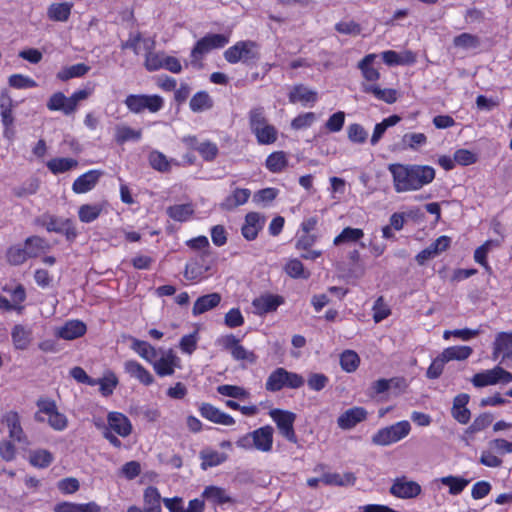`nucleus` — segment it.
<instances>
[{"label": "nucleus", "mask_w": 512, "mask_h": 512, "mask_svg": "<svg viewBox=\"0 0 512 512\" xmlns=\"http://www.w3.org/2000/svg\"><path fill=\"white\" fill-rule=\"evenodd\" d=\"M393 187L397 193L418 191L435 179L436 171L429 165L390 164Z\"/></svg>", "instance_id": "nucleus-1"}, {"label": "nucleus", "mask_w": 512, "mask_h": 512, "mask_svg": "<svg viewBox=\"0 0 512 512\" xmlns=\"http://www.w3.org/2000/svg\"><path fill=\"white\" fill-rule=\"evenodd\" d=\"M377 55L367 54L358 62V69L361 71L364 81L361 83V89L364 93L372 94L376 99L392 104L397 100V91L390 88H381L375 84L380 79V72L373 66Z\"/></svg>", "instance_id": "nucleus-2"}, {"label": "nucleus", "mask_w": 512, "mask_h": 512, "mask_svg": "<svg viewBox=\"0 0 512 512\" xmlns=\"http://www.w3.org/2000/svg\"><path fill=\"white\" fill-rule=\"evenodd\" d=\"M36 406L37 411L34 414L36 422L47 423L55 431H63L68 427V418L58 410L54 400L40 398Z\"/></svg>", "instance_id": "nucleus-3"}, {"label": "nucleus", "mask_w": 512, "mask_h": 512, "mask_svg": "<svg viewBox=\"0 0 512 512\" xmlns=\"http://www.w3.org/2000/svg\"><path fill=\"white\" fill-rule=\"evenodd\" d=\"M274 429L270 425L262 426L239 437L236 446L243 450H257L268 453L273 448Z\"/></svg>", "instance_id": "nucleus-4"}, {"label": "nucleus", "mask_w": 512, "mask_h": 512, "mask_svg": "<svg viewBox=\"0 0 512 512\" xmlns=\"http://www.w3.org/2000/svg\"><path fill=\"white\" fill-rule=\"evenodd\" d=\"M411 429L410 422L402 420L379 429L373 434L371 441L377 446H390L406 438L410 434Z\"/></svg>", "instance_id": "nucleus-5"}, {"label": "nucleus", "mask_w": 512, "mask_h": 512, "mask_svg": "<svg viewBox=\"0 0 512 512\" xmlns=\"http://www.w3.org/2000/svg\"><path fill=\"white\" fill-rule=\"evenodd\" d=\"M304 383L305 380L300 374L279 367L268 376L265 388L267 391L277 392L283 388L298 389Z\"/></svg>", "instance_id": "nucleus-6"}, {"label": "nucleus", "mask_w": 512, "mask_h": 512, "mask_svg": "<svg viewBox=\"0 0 512 512\" xmlns=\"http://www.w3.org/2000/svg\"><path fill=\"white\" fill-rule=\"evenodd\" d=\"M128 110L140 114L145 110L156 113L164 106V100L159 95L130 94L124 101Z\"/></svg>", "instance_id": "nucleus-7"}, {"label": "nucleus", "mask_w": 512, "mask_h": 512, "mask_svg": "<svg viewBox=\"0 0 512 512\" xmlns=\"http://www.w3.org/2000/svg\"><path fill=\"white\" fill-rule=\"evenodd\" d=\"M230 41L229 34H207L198 40L191 51V63L197 65L202 57L213 49L226 46Z\"/></svg>", "instance_id": "nucleus-8"}, {"label": "nucleus", "mask_w": 512, "mask_h": 512, "mask_svg": "<svg viewBox=\"0 0 512 512\" xmlns=\"http://www.w3.org/2000/svg\"><path fill=\"white\" fill-rule=\"evenodd\" d=\"M224 58L231 64L247 63L259 58L258 45L254 41H239L224 52Z\"/></svg>", "instance_id": "nucleus-9"}, {"label": "nucleus", "mask_w": 512, "mask_h": 512, "mask_svg": "<svg viewBox=\"0 0 512 512\" xmlns=\"http://www.w3.org/2000/svg\"><path fill=\"white\" fill-rule=\"evenodd\" d=\"M269 416L275 422L279 433L288 441L296 443L297 437L294 430L296 414L287 410L271 409Z\"/></svg>", "instance_id": "nucleus-10"}, {"label": "nucleus", "mask_w": 512, "mask_h": 512, "mask_svg": "<svg viewBox=\"0 0 512 512\" xmlns=\"http://www.w3.org/2000/svg\"><path fill=\"white\" fill-rule=\"evenodd\" d=\"M512 381V374L500 366L484 372L476 373L471 382L475 387H485L498 383L507 384Z\"/></svg>", "instance_id": "nucleus-11"}, {"label": "nucleus", "mask_w": 512, "mask_h": 512, "mask_svg": "<svg viewBox=\"0 0 512 512\" xmlns=\"http://www.w3.org/2000/svg\"><path fill=\"white\" fill-rule=\"evenodd\" d=\"M389 492L400 499H414L421 494L422 488L418 482L402 476L394 479Z\"/></svg>", "instance_id": "nucleus-12"}, {"label": "nucleus", "mask_w": 512, "mask_h": 512, "mask_svg": "<svg viewBox=\"0 0 512 512\" xmlns=\"http://www.w3.org/2000/svg\"><path fill=\"white\" fill-rule=\"evenodd\" d=\"M285 299L281 295L263 293L252 301L254 314L262 316L268 313L275 312L279 306L284 304Z\"/></svg>", "instance_id": "nucleus-13"}, {"label": "nucleus", "mask_w": 512, "mask_h": 512, "mask_svg": "<svg viewBox=\"0 0 512 512\" xmlns=\"http://www.w3.org/2000/svg\"><path fill=\"white\" fill-rule=\"evenodd\" d=\"M180 358L172 349L166 351L158 360H153L151 365L154 371L160 377L171 376L176 368H180Z\"/></svg>", "instance_id": "nucleus-14"}, {"label": "nucleus", "mask_w": 512, "mask_h": 512, "mask_svg": "<svg viewBox=\"0 0 512 512\" xmlns=\"http://www.w3.org/2000/svg\"><path fill=\"white\" fill-rule=\"evenodd\" d=\"M1 423L7 428L8 435L13 441L27 443V436L21 426L20 416L17 412H6L1 418Z\"/></svg>", "instance_id": "nucleus-15"}, {"label": "nucleus", "mask_w": 512, "mask_h": 512, "mask_svg": "<svg viewBox=\"0 0 512 512\" xmlns=\"http://www.w3.org/2000/svg\"><path fill=\"white\" fill-rule=\"evenodd\" d=\"M368 412L363 407H352L344 411L337 419L338 427L342 430L353 429L357 424L367 419Z\"/></svg>", "instance_id": "nucleus-16"}, {"label": "nucleus", "mask_w": 512, "mask_h": 512, "mask_svg": "<svg viewBox=\"0 0 512 512\" xmlns=\"http://www.w3.org/2000/svg\"><path fill=\"white\" fill-rule=\"evenodd\" d=\"M182 141L191 149L198 151L205 161H212L218 155V147L211 141L198 142L195 136H186Z\"/></svg>", "instance_id": "nucleus-17"}, {"label": "nucleus", "mask_w": 512, "mask_h": 512, "mask_svg": "<svg viewBox=\"0 0 512 512\" xmlns=\"http://www.w3.org/2000/svg\"><path fill=\"white\" fill-rule=\"evenodd\" d=\"M199 412L203 418L215 424L224 426H232L235 424V420L232 416L209 403H202Z\"/></svg>", "instance_id": "nucleus-18"}, {"label": "nucleus", "mask_w": 512, "mask_h": 512, "mask_svg": "<svg viewBox=\"0 0 512 512\" xmlns=\"http://www.w3.org/2000/svg\"><path fill=\"white\" fill-rule=\"evenodd\" d=\"M108 426L117 435L125 438L132 433V423L129 418L120 412H109L107 415Z\"/></svg>", "instance_id": "nucleus-19"}, {"label": "nucleus", "mask_w": 512, "mask_h": 512, "mask_svg": "<svg viewBox=\"0 0 512 512\" xmlns=\"http://www.w3.org/2000/svg\"><path fill=\"white\" fill-rule=\"evenodd\" d=\"M123 367L125 373L145 386H149L154 382L153 375L136 360L125 361Z\"/></svg>", "instance_id": "nucleus-20"}, {"label": "nucleus", "mask_w": 512, "mask_h": 512, "mask_svg": "<svg viewBox=\"0 0 512 512\" xmlns=\"http://www.w3.org/2000/svg\"><path fill=\"white\" fill-rule=\"evenodd\" d=\"M265 219L257 212H250L245 216V222L241 228L243 237L248 240H254L264 225Z\"/></svg>", "instance_id": "nucleus-21"}, {"label": "nucleus", "mask_w": 512, "mask_h": 512, "mask_svg": "<svg viewBox=\"0 0 512 512\" xmlns=\"http://www.w3.org/2000/svg\"><path fill=\"white\" fill-rule=\"evenodd\" d=\"M11 339L15 349L26 350L33 341V331L31 327L17 324L11 330Z\"/></svg>", "instance_id": "nucleus-22"}, {"label": "nucleus", "mask_w": 512, "mask_h": 512, "mask_svg": "<svg viewBox=\"0 0 512 512\" xmlns=\"http://www.w3.org/2000/svg\"><path fill=\"white\" fill-rule=\"evenodd\" d=\"M209 270L210 265L203 257H200L186 264L184 276L188 280L198 282L207 277Z\"/></svg>", "instance_id": "nucleus-23"}, {"label": "nucleus", "mask_w": 512, "mask_h": 512, "mask_svg": "<svg viewBox=\"0 0 512 512\" xmlns=\"http://www.w3.org/2000/svg\"><path fill=\"white\" fill-rule=\"evenodd\" d=\"M14 107V101L11 98L8 90H2L0 93V116L2 124L6 129L10 128L14 123Z\"/></svg>", "instance_id": "nucleus-24"}, {"label": "nucleus", "mask_w": 512, "mask_h": 512, "mask_svg": "<svg viewBox=\"0 0 512 512\" xmlns=\"http://www.w3.org/2000/svg\"><path fill=\"white\" fill-rule=\"evenodd\" d=\"M499 354L503 359H512V332H500L496 335L493 345V356L497 359Z\"/></svg>", "instance_id": "nucleus-25"}, {"label": "nucleus", "mask_w": 512, "mask_h": 512, "mask_svg": "<svg viewBox=\"0 0 512 512\" xmlns=\"http://www.w3.org/2000/svg\"><path fill=\"white\" fill-rule=\"evenodd\" d=\"M384 63L388 66L409 65L416 61V56L411 51L396 52L387 50L381 53Z\"/></svg>", "instance_id": "nucleus-26"}, {"label": "nucleus", "mask_w": 512, "mask_h": 512, "mask_svg": "<svg viewBox=\"0 0 512 512\" xmlns=\"http://www.w3.org/2000/svg\"><path fill=\"white\" fill-rule=\"evenodd\" d=\"M54 512H101V507L94 501L88 503H75L63 501L57 503Z\"/></svg>", "instance_id": "nucleus-27"}, {"label": "nucleus", "mask_w": 512, "mask_h": 512, "mask_svg": "<svg viewBox=\"0 0 512 512\" xmlns=\"http://www.w3.org/2000/svg\"><path fill=\"white\" fill-rule=\"evenodd\" d=\"M86 332V325L79 320L66 322L57 330L56 335L65 340H73L83 336Z\"/></svg>", "instance_id": "nucleus-28"}, {"label": "nucleus", "mask_w": 512, "mask_h": 512, "mask_svg": "<svg viewBox=\"0 0 512 512\" xmlns=\"http://www.w3.org/2000/svg\"><path fill=\"white\" fill-rule=\"evenodd\" d=\"M46 106L50 111H61L64 115H71L75 112L70 97H66L62 92L53 93Z\"/></svg>", "instance_id": "nucleus-29"}, {"label": "nucleus", "mask_w": 512, "mask_h": 512, "mask_svg": "<svg viewBox=\"0 0 512 512\" xmlns=\"http://www.w3.org/2000/svg\"><path fill=\"white\" fill-rule=\"evenodd\" d=\"M250 196L251 191L249 189L236 188L223 200L221 207L225 210H233L244 205L249 200Z\"/></svg>", "instance_id": "nucleus-30"}, {"label": "nucleus", "mask_w": 512, "mask_h": 512, "mask_svg": "<svg viewBox=\"0 0 512 512\" xmlns=\"http://www.w3.org/2000/svg\"><path fill=\"white\" fill-rule=\"evenodd\" d=\"M99 176V172L95 170L84 173L74 181L72 185L73 191L77 194H82L92 190L96 185Z\"/></svg>", "instance_id": "nucleus-31"}, {"label": "nucleus", "mask_w": 512, "mask_h": 512, "mask_svg": "<svg viewBox=\"0 0 512 512\" xmlns=\"http://www.w3.org/2000/svg\"><path fill=\"white\" fill-rule=\"evenodd\" d=\"M435 482H439L443 486L448 487L450 495L457 496L465 490L470 480L461 476L447 475L436 479Z\"/></svg>", "instance_id": "nucleus-32"}, {"label": "nucleus", "mask_w": 512, "mask_h": 512, "mask_svg": "<svg viewBox=\"0 0 512 512\" xmlns=\"http://www.w3.org/2000/svg\"><path fill=\"white\" fill-rule=\"evenodd\" d=\"M317 100V93L304 85H296L289 93V101L291 103L300 102L302 105L315 103Z\"/></svg>", "instance_id": "nucleus-33"}, {"label": "nucleus", "mask_w": 512, "mask_h": 512, "mask_svg": "<svg viewBox=\"0 0 512 512\" xmlns=\"http://www.w3.org/2000/svg\"><path fill=\"white\" fill-rule=\"evenodd\" d=\"M356 479L357 478L355 474L352 472L325 473L321 477V480L324 484L340 487L353 486L356 482Z\"/></svg>", "instance_id": "nucleus-34"}, {"label": "nucleus", "mask_w": 512, "mask_h": 512, "mask_svg": "<svg viewBox=\"0 0 512 512\" xmlns=\"http://www.w3.org/2000/svg\"><path fill=\"white\" fill-rule=\"evenodd\" d=\"M144 512H162L161 502L163 499L159 490L154 486H149L143 493Z\"/></svg>", "instance_id": "nucleus-35"}, {"label": "nucleus", "mask_w": 512, "mask_h": 512, "mask_svg": "<svg viewBox=\"0 0 512 512\" xmlns=\"http://www.w3.org/2000/svg\"><path fill=\"white\" fill-rule=\"evenodd\" d=\"M220 301L221 296L218 293H211L201 296L195 301L192 309V314L194 316L203 314L218 306Z\"/></svg>", "instance_id": "nucleus-36"}, {"label": "nucleus", "mask_w": 512, "mask_h": 512, "mask_svg": "<svg viewBox=\"0 0 512 512\" xmlns=\"http://www.w3.org/2000/svg\"><path fill=\"white\" fill-rule=\"evenodd\" d=\"M202 496L214 505H224L234 502L224 488L218 486H207Z\"/></svg>", "instance_id": "nucleus-37"}, {"label": "nucleus", "mask_w": 512, "mask_h": 512, "mask_svg": "<svg viewBox=\"0 0 512 512\" xmlns=\"http://www.w3.org/2000/svg\"><path fill=\"white\" fill-rule=\"evenodd\" d=\"M131 349L148 363H153L157 357V350L147 341L131 337Z\"/></svg>", "instance_id": "nucleus-38"}, {"label": "nucleus", "mask_w": 512, "mask_h": 512, "mask_svg": "<svg viewBox=\"0 0 512 512\" xmlns=\"http://www.w3.org/2000/svg\"><path fill=\"white\" fill-rule=\"evenodd\" d=\"M201 468L207 470L210 467L218 466L227 460V455L223 452L210 448L203 449L200 452Z\"/></svg>", "instance_id": "nucleus-39"}, {"label": "nucleus", "mask_w": 512, "mask_h": 512, "mask_svg": "<svg viewBox=\"0 0 512 512\" xmlns=\"http://www.w3.org/2000/svg\"><path fill=\"white\" fill-rule=\"evenodd\" d=\"M73 4L69 2L53 3L48 7L47 16L52 21L66 22L71 14Z\"/></svg>", "instance_id": "nucleus-40"}, {"label": "nucleus", "mask_w": 512, "mask_h": 512, "mask_svg": "<svg viewBox=\"0 0 512 512\" xmlns=\"http://www.w3.org/2000/svg\"><path fill=\"white\" fill-rule=\"evenodd\" d=\"M25 249L29 258L38 257L50 249L49 242L39 236H31L25 240Z\"/></svg>", "instance_id": "nucleus-41"}, {"label": "nucleus", "mask_w": 512, "mask_h": 512, "mask_svg": "<svg viewBox=\"0 0 512 512\" xmlns=\"http://www.w3.org/2000/svg\"><path fill=\"white\" fill-rule=\"evenodd\" d=\"M499 240H487L479 246L474 252V260L480 264L487 272H491V266L487 261L488 253L495 247L500 246Z\"/></svg>", "instance_id": "nucleus-42"}, {"label": "nucleus", "mask_w": 512, "mask_h": 512, "mask_svg": "<svg viewBox=\"0 0 512 512\" xmlns=\"http://www.w3.org/2000/svg\"><path fill=\"white\" fill-rule=\"evenodd\" d=\"M104 203L84 204L79 207L78 217L83 223H91L95 221L104 210Z\"/></svg>", "instance_id": "nucleus-43"}, {"label": "nucleus", "mask_w": 512, "mask_h": 512, "mask_svg": "<svg viewBox=\"0 0 512 512\" xmlns=\"http://www.w3.org/2000/svg\"><path fill=\"white\" fill-rule=\"evenodd\" d=\"M141 137V130H135L125 124H120L115 127L114 139L120 145L128 141H139Z\"/></svg>", "instance_id": "nucleus-44"}, {"label": "nucleus", "mask_w": 512, "mask_h": 512, "mask_svg": "<svg viewBox=\"0 0 512 512\" xmlns=\"http://www.w3.org/2000/svg\"><path fill=\"white\" fill-rule=\"evenodd\" d=\"M252 133L255 135L257 142L261 145L273 144L278 138L277 129L269 124V122L252 131Z\"/></svg>", "instance_id": "nucleus-45"}, {"label": "nucleus", "mask_w": 512, "mask_h": 512, "mask_svg": "<svg viewBox=\"0 0 512 512\" xmlns=\"http://www.w3.org/2000/svg\"><path fill=\"white\" fill-rule=\"evenodd\" d=\"M166 212L174 221L185 222L193 215L194 207L190 203L176 204L168 207Z\"/></svg>", "instance_id": "nucleus-46"}, {"label": "nucleus", "mask_w": 512, "mask_h": 512, "mask_svg": "<svg viewBox=\"0 0 512 512\" xmlns=\"http://www.w3.org/2000/svg\"><path fill=\"white\" fill-rule=\"evenodd\" d=\"M53 460V454L46 449H36L29 453V463L36 468H46Z\"/></svg>", "instance_id": "nucleus-47"}, {"label": "nucleus", "mask_w": 512, "mask_h": 512, "mask_svg": "<svg viewBox=\"0 0 512 512\" xmlns=\"http://www.w3.org/2000/svg\"><path fill=\"white\" fill-rule=\"evenodd\" d=\"M266 168L272 173L282 172L288 165V159L283 151L271 153L265 162Z\"/></svg>", "instance_id": "nucleus-48"}, {"label": "nucleus", "mask_w": 512, "mask_h": 512, "mask_svg": "<svg viewBox=\"0 0 512 512\" xmlns=\"http://www.w3.org/2000/svg\"><path fill=\"white\" fill-rule=\"evenodd\" d=\"M481 41L477 35L471 33H461L454 37L453 45L462 50H474L480 47Z\"/></svg>", "instance_id": "nucleus-49"}, {"label": "nucleus", "mask_w": 512, "mask_h": 512, "mask_svg": "<svg viewBox=\"0 0 512 512\" xmlns=\"http://www.w3.org/2000/svg\"><path fill=\"white\" fill-rule=\"evenodd\" d=\"M90 67L84 63H78L72 66L63 67L58 73L57 78L61 81H67L72 78H79L87 74Z\"/></svg>", "instance_id": "nucleus-50"}, {"label": "nucleus", "mask_w": 512, "mask_h": 512, "mask_svg": "<svg viewBox=\"0 0 512 512\" xmlns=\"http://www.w3.org/2000/svg\"><path fill=\"white\" fill-rule=\"evenodd\" d=\"M77 165V160L73 158H53L47 162V167L53 174L65 173L76 168Z\"/></svg>", "instance_id": "nucleus-51"}, {"label": "nucleus", "mask_w": 512, "mask_h": 512, "mask_svg": "<svg viewBox=\"0 0 512 512\" xmlns=\"http://www.w3.org/2000/svg\"><path fill=\"white\" fill-rule=\"evenodd\" d=\"M189 106L193 112L199 113L212 108L213 100L207 92L200 91L191 98Z\"/></svg>", "instance_id": "nucleus-52"}, {"label": "nucleus", "mask_w": 512, "mask_h": 512, "mask_svg": "<svg viewBox=\"0 0 512 512\" xmlns=\"http://www.w3.org/2000/svg\"><path fill=\"white\" fill-rule=\"evenodd\" d=\"M472 352L473 350L469 346H451L444 349L441 355L447 363L452 360H465L470 357Z\"/></svg>", "instance_id": "nucleus-53"}, {"label": "nucleus", "mask_w": 512, "mask_h": 512, "mask_svg": "<svg viewBox=\"0 0 512 512\" xmlns=\"http://www.w3.org/2000/svg\"><path fill=\"white\" fill-rule=\"evenodd\" d=\"M400 120L401 118L398 115H391L388 118H385L382 122L377 123L374 127L370 140L371 144L376 145L384 135L387 128L396 125Z\"/></svg>", "instance_id": "nucleus-54"}, {"label": "nucleus", "mask_w": 512, "mask_h": 512, "mask_svg": "<svg viewBox=\"0 0 512 512\" xmlns=\"http://www.w3.org/2000/svg\"><path fill=\"white\" fill-rule=\"evenodd\" d=\"M248 121L251 132L268 123L265 108L262 106L251 108L248 112Z\"/></svg>", "instance_id": "nucleus-55"}, {"label": "nucleus", "mask_w": 512, "mask_h": 512, "mask_svg": "<svg viewBox=\"0 0 512 512\" xmlns=\"http://www.w3.org/2000/svg\"><path fill=\"white\" fill-rule=\"evenodd\" d=\"M148 160L151 167L159 172H168L173 162V160H168L167 157L159 151L150 152Z\"/></svg>", "instance_id": "nucleus-56"}, {"label": "nucleus", "mask_w": 512, "mask_h": 512, "mask_svg": "<svg viewBox=\"0 0 512 512\" xmlns=\"http://www.w3.org/2000/svg\"><path fill=\"white\" fill-rule=\"evenodd\" d=\"M364 236V232L359 228L346 227L334 238V245H340L347 242H357Z\"/></svg>", "instance_id": "nucleus-57"}, {"label": "nucleus", "mask_w": 512, "mask_h": 512, "mask_svg": "<svg viewBox=\"0 0 512 512\" xmlns=\"http://www.w3.org/2000/svg\"><path fill=\"white\" fill-rule=\"evenodd\" d=\"M360 364V358L358 354L353 350H345L340 355V365L341 368L348 372H354Z\"/></svg>", "instance_id": "nucleus-58"}, {"label": "nucleus", "mask_w": 512, "mask_h": 512, "mask_svg": "<svg viewBox=\"0 0 512 512\" xmlns=\"http://www.w3.org/2000/svg\"><path fill=\"white\" fill-rule=\"evenodd\" d=\"M285 272L292 278L307 279L310 273L305 270L304 265L298 259H290L284 266Z\"/></svg>", "instance_id": "nucleus-59"}, {"label": "nucleus", "mask_w": 512, "mask_h": 512, "mask_svg": "<svg viewBox=\"0 0 512 512\" xmlns=\"http://www.w3.org/2000/svg\"><path fill=\"white\" fill-rule=\"evenodd\" d=\"M8 83L15 89H30L37 87V82L34 79L23 74H12L8 78Z\"/></svg>", "instance_id": "nucleus-60"}, {"label": "nucleus", "mask_w": 512, "mask_h": 512, "mask_svg": "<svg viewBox=\"0 0 512 512\" xmlns=\"http://www.w3.org/2000/svg\"><path fill=\"white\" fill-rule=\"evenodd\" d=\"M217 392L223 396L236 399H246L249 397V392L247 390H245L243 387L236 385H220L217 387Z\"/></svg>", "instance_id": "nucleus-61"}, {"label": "nucleus", "mask_w": 512, "mask_h": 512, "mask_svg": "<svg viewBox=\"0 0 512 512\" xmlns=\"http://www.w3.org/2000/svg\"><path fill=\"white\" fill-rule=\"evenodd\" d=\"M6 257L11 265L23 264L29 258L25 247L23 248L20 245L11 246L7 250Z\"/></svg>", "instance_id": "nucleus-62"}, {"label": "nucleus", "mask_w": 512, "mask_h": 512, "mask_svg": "<svg viewBox=\"0 0 512 512\" xmlns=\"http://www.w3.org/2000/svg\"><path fill=\"white\" fill-rule=\"evenodd\" d=\"M402 142L406 148L418 150L427 143V137L424 133H406L402 138Z\"/></svg>", "instance_id": "nucleus-63"}, {"label": "nucleus", "mask_w": 512, "mask_h": 512, "mask_svg": "<svg viewBox=\"0 0 512 512\" xmlns=\"http://www.w3.org/2000/svg\"><path fill=\"white\" fill-rule=\"evenodd\" d=\"M348 139L353 143L362 144L368 138V133L360 124L354 123L347 128Z\"/></svg>", "instance_id": "nucleus-64"}]
</instances>
